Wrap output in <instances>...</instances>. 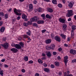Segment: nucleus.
I'll list each match as a JSON object with an SVG mask.
<instances>
[{
    "instance_id": "nucleus-49",
    "label": "nucleus",
    "mask_w": 76,
    "mask_h": 76,
    "mask_svg": "<svg viewBox=\"0 0 76 76\" xmlns=\"http://www.w3.org/2000/svg\"><path fill=\"white\" fill-rule=\"evenodd\" d=\"M43 66H44L45 67H47V64L44 63L43 64Z\"/></svg>"
},
{
    "instance_id": "nucleus-52",
    "label": "nucleus",
    "mask_w": 76,
    "mask_h": 76,
    "mask_svg": "<svg viewBox=\"0 0 76 76\" xmlns=\"http://www.w3.org/2000/svg\"><path fill=\"white\" fill-rule=\"evenodd\" d=\"M20 19V16H18L17 18V20H19Z\"/></svg>"
},
{
    "instance_id": "nucleus-62",
    "label": "nucleus",
    "mask_w": 76,
    "mask_h": 76,
    "mask_svg": "<svg viewBox=\"0 0 76 76\" xmlns=\"http://www.w3.org/2000/svg\"><path fill=\"white\" fill-rule=\"evenodd\" d=\"M51 37L52 38H53L54 37V35H53V34H51Z\"/></svg>"
},
{
    "instance_id": "nucleus-50",
    "label": "nucleus",
    "mask_w": 76,
    "mask_h": 76,
    "mask_svg": "<svg viewBox=\"0 0 76 76\" xmlns=\"http://www.w3.org/2000/svg\"><path fill=\"white\" fill-rule=\"evenodd\" d=\"M28 63L30 64H31V63H33V61L31 60L28 62Z\"/></svg>"
},
{
    "instance_id": "nucleus-64",
    "label": "nucleus",
    "mask_w": 76,
    "mask_h": 76,
    "mask_svg": "<svg viewBox=\"0 0 76 76\" xmlns=\"http://www.w3.org/2000/svg\"><path fill=\"white\" fill-rule=\"evenodd\" d=\"M64 76H67V75H66V72H64Z\"/></svg>"
},
{
    "instance_id": "nucleus-63",
    "label": "nucleus",
    "mask_w": 76,
    "mask_h": 76,
    "mask_svg": "<svg viewBox=\"0 0 76 76\" xmlns=\"http://www.w3.org/2000/svg\"><path fill=\"white\" fill-rule=\"evenodd\" d=\"M58 75L59 76H61L62 75V73L61 72H59L58 73Z\"/></svg>"
},
{
    "instance_id": "nucleus-47",
    "label": "nucleus",
    "mask_w": 76,
    "mask_h": 76,
    "mask_svg": "<svg viewBox=\"0 0 76 76\" xmlns=\"http://www.w3.org/2000/svg\"><path fill=\"white\" fill-rule=\"evenodd\" d=\"M50 67L51 68H54V65L53 64H51L50 65Z\"/></svg>"
},
{
    "instance_id": "nucleus-14",
    "label": "nucleus",
    "mask_w": 76,
    "mask_h": 76,
    "mask_svg": "<svg viewBox=\"0 0 76 76\" xmlns=\"http://www.w3.org/2000/svg\"><path fill=\"white\" fill-rule=\"evenodd\" d=\"M44 23V21L42 20L38 21L37 22V23L38 24H40V23L42 24V23Z\"/></svg>"
},
{
    "instance_id": "nucleus-60",
    "label": "nucleus",
    "mask_w": 76,
    "mask_h": 76,
    "mask_svg": "<svg viewBox=\"0 0 76 76\" xmlns=\"http://www.w3.org/2000/svg\"><path fill=\"white\" fill-rule=\"evenodd\" d=\"M58 60H61V58L60 56H58Z\"/></svg>"
},
{
    "instance_id": "nucleus-13",
    "label": "nucleus",
    "mask_w": 76,
    "mask_h": 76,
    "mask_svg": "<svg viewBox=\"0 0 76 76\" xmlns=\"http://www.w3.org/2000/svg\"><path fill=\"white\" fill-rule=\"evenodd\" d=\"M5 30V27H2L0 29V31L1 32H4Z\"/></svg>"
},
{
    "instance_id": "nucleus-43",
    "label": "nucleus",
    "mask_w": 76,
    "mask_h": 76,
    "mask_svg": "<svg viewBox=\"0 0 76 76\" xmlns=\"http://www.w3.org/2000/svg\"><path fill=\"white\" fill-rule=\"evenodd\" d=\"M35 76H39V74L38 73H36L35 74Z\"/></svg>"
},
{
    "instance_id": "nucleus-30",
    "label": "nucleus",
    "mask_w": 76,
    "mask_h": 76,
    "mask_svg": "<svg viewBox=\"0 0 76 76\" xmlns=\"http://www.w3.org/2000/svg\"><path fill=\"white\" fill-rule=\"evenodd\" d=\"M24 60L25 61H28V57L27 56H25L24 57Z\"/></svg>"
},
{
    "instance_id": "nucleus-11",
    "label": "nucleus",
    "mask_w": 76,
    "mask_h": 76,
    "mask_svg": "<svg viewBox=\"0 0 76 76\" xmlns=\"http://www.w3.org/2000/svg\"><path fill=\"white\" fill-rule=\"evenodd\" d=\"M66 28H67V25L66 24H64L63 25V31H66Z\"/></svg>"
},
{
    "instance_id": "nucleus-38",
    "label": "nucleus",
    "mask_w": 76,
    "mask_h": 76,
    "mask_svg": "<svg viewBox=\"0 0 76 76\" xmlns=\"http://www.w3.org/2000/svg\"><path fill=\"white\" fill-rule=\"evenodd\" d=\"M23 37L24 38H28V36L25 34L23 35Z\"/></svg>"
},
{
    "instance_id": "nucleus-2",
    "label": "nucleus",
    "mask_w": 76,
    "mask_h": 76,
    "mask_svg": "<svg viewBox=\"0 0 76 76\" xmlns=\"http://www.w3.org/2000/svg\"><path fill=\"white\" fill-rule=\"evenodd\" d=\"M39 18L37 16H35L33 18L31 19V20L32 22H37Z\"/></svg>"
},
{
    "instance_id": "nucleus-20",
    "label": "nucleus",
    "mask_w": 76,
    "mask_h": 76,
    "mask_svg": "<svg viewBox=\"0 0 76 76\" xmlns=\"http://www.w3.org/2000/svg\"><path fill=\"white\" fill-rule=\"evenodd\" d=\"M61 36L64 39H66V35H64V34H62L61 35Z\"/></svg>"
},
{
    "instance_id": "nucleus-40",
    "label": "nucleus",
    "mask_w": 76,
    "mask_h": 76,
    "mask_svg": "<svg viewBox=\"0 0 76 76\" xmlns=\"http://www.w3.org/2000/svg\"><path fill=\"white\" fill-rule=\"evenodd\" d=\"M41 8H39L37 10V11L39 12H41Z\"/></svg>"
},
{
    "instance_id": "nucleus-57",
    "label": "nucleus",
    "mask_w": 76,
    "mask_h": 76,
    "mask_svg": "<svg viewBox=\"0 0 76 76\" xmlns=\"http://www.w3.org/2000/svg\"><path fill=\"white\" fill-rule=\"evenodd\" d=\"M76 59H74L72 61V63H75V62H76Z\"/></svg>"
},
{
    "instance_id": "nucleus-54",
    "label": "nucleus",
    "mask_w": 76,
    "mask_h": 76,
    "mask_svg": "<svg viewBox=\"0 0 76 76\" xmlns=\"http://www.w3.org/2000/svg\"><path fill=\"white\" fill-rule=\"evenodd\" d=\"M42 56H44V57H45V56H46V55L44 53H42Z\"/></svg>"
},
{
    "instance_id": "nucleus-26",
    "label": "nucleus",
    "mask_w": 76,
    "mask_h": 76,
    "mask_svg": "<svg viewBox=\"0 0 76 76\" xmlns=\"http://www.w3.org/2000/svg\"><path fill=\"white\" fill-rule=\"evenodd\" d=\"M46 18H48L49 19H51V17L48 14H47L46 15Z\"/></svg>"
},
{
    "instance_id": "nucleus-5",
    "label": "nucleus",
    "mask_w": 76,
    "mask_h": 76,
    "mask_svg": "<svg viewBox=\"0 0 76 76\" xmlns=\"http://www.w3.org/2000/svg\"><path fill=\"white\" fill-rule=\"evenodd\" d=\"M64 58L65 59L64 60L65 64L66 66H67V63L68 62V60H67L68 59V56H65L64 57Z\"/></svg>"
},
{
    "instance_id": "nucleus-18",
    "label": "nucleus",
    "mask_w": 76,
    "mask_h": 76,
    "mask_svg": "<svg viewBox=\"0 0 76 76\" xmlns=\"http://www.w3.org/2000/svg\"><path fill=\"white\" fill-rule=\"evenodd\" d=\"M44 70L45 72H48L50 71V69L47 68H45L44 69Z\"/></svg>"
},
{
    "instance_id": "nucleus-35",
    "label": "nucleus",
    "mask_w": 76,
    "mask_h": 76,
    "mask_svg": "<svg viewBox=\"0 0 76 76\" xmlns=\"http://www.w3.org/2000/svg\"><path fill=\"white\" fill-rule=\"evenodd\" d=\"M58 6L59 7H60V8H61L63 7V6H62V4H58Z\"/></svg>"
},
{
    "instance_id": "nucleus-21",
    "label": "nucleus",
    "mask_w": 76,
    "mask_h": 76,
    "mask_svg": "<svg viewBox=\"0 0 76 76\" xmlns=\"http://www.w3.org/2000/svg\"><path fill=\"white\" fill-rule=\"evenodd\" d=\"M55 64L56 66H59L60 65V64H59V62H55Z\"/></svg>"
},
{
    "instance_id": "nucleus-41",
    "label": "nucleus",
    "mask_w": 76,
    "mask_h": 76,
    "mask_svg": "<svg viewBox=\"0 0 76 76\" xmlns=\"http://www.w3.org/2000/svg\"><path fill=\"white\" fill-rule=\"evenodd\" d=\"M33 26H37V23H33Z\"/></svg>"
},
{
    "instance_id": "nucleus-37",
    "label": "nucleus",
    "mask_w": 76,
    "mask_h": 76,
    "mask_svg": "<svg viewBox=\"0 0 76 76\" xmlns=\"http://www.w3.org/2000/svg\"><path fill=\"white\" fill-rule=\"evenodd\" d=\"M8 14H6L4 15L5 19H7L8 18Z\"/></svg>"
},
{
    "instance_id": "nucleus-42",
    "label": "nucleus",
    "mask_w": 76,
    "mask_h": 76,
    "mask_svg": "<svg viewBox=\"0 0 76 76\" xmlns=\"http://www.w3.org/2000/svg\"><path fill=\"white\" fill-rule=\"evenodd\" d=\"M3 21H0V26H2L3 25Z\"/></svg>"
},
{
    "instance_id": "nucleus-25",
    "label": "nucleus",
    "mask_w": 76,
    "mask_h": 76,
    "mask_svg": "<svg viewBox=\"0 0 76 76\" xmlns=\"http://www.w3.org/2000/svg\"><path fill=\"white\" fill-rule=\"evenodd\" d=\"M51 50H53L55 48V45H51L50 46Z\"/></svg>"
},
{
    "instance_id": "nucleus-28",
    "label": "nucleus",
    "mask_w": 76,
    "mask_h": 76,
    "mask_svg": "<svg viewBox=\"0 0 76 76\" xmlns=\"http://www.w3.org/2000/svg\"><path fill=\"white\" fill-rule=\"evenodd\" d=\"M26 34L27 35L30 36L31 35V31H30V30H28V31L26 32Z\"/></svg>"
},
{
    "instance_id": "nucleus-12",
    "label": "nucleus",
    "mask_w": 76,
    "mask_h": 76,
    "mask_svg": "<svg viewBox=\"0 0 76 76\" xmlns=\"http://www.w3.org/2000/svg\"><path fill=\"white\" fill-rule=\"evenodd\" d=\"M22 19H26V18H27V16H26L25 14H22Z\"/></svg>"
},
{
    "instance_id": "nucleus-7",
    "label": "nucleus",
    "mask_w": 76,
    "mask_h": 76,
    "mask_svg": "<svg viewBox=\"0 0 76 76\" xmlns=\"http://www.w3.org/2000/svg\"><path fill=\"white\" fill-rule=\"evenodd\" d=\"M11 51L13 52V53H17V52L18 51V50L16 48H12L11 49Z\"/></svg>"
},
{
    "instance_id": "nucleus-48",
    "label": "nucleus",
    "mask_w": 76,
    "mask_h": 76,
    "mask_svg": "<svg viewBox=\"0 0 76 76\" xmlns=\"http://www.w3.org/2000/svg\"><path fill=\"white\" fill-rule=\"evenodd\" d=\"M58 50L59 51H61L62 50V48H59L58 49Z\"/></svg>"
},
{
    "instance_id": "nucleus-8",
    "label": "nucleus",
    "mask_w": 76,
    "mask_h": 76,
    "mask_svg": "<svg viewBox=\"0 0 76 76\" xmlns=\"http://www.w3.org/2000/svg\"><path fill=\"white\" fill-rule=\"evenodd\" d=\"M15 47L18 50H20V49H21V48H22L20 45H19L17 44L15 45Z\"/></svg>"
},
{
    "instance_id": "nucleus-45",
    "label": "nucleus",
    "mask_w": 76,
    "mask_h": 76,
    "mask_svg": "<svg viewBox=\"0 0 76 76\" xmlns=\"http://www.w3.org/2000/svg\"><path fill=\"white\" fill-rule=\"evenodd\" d=\"M48 50H51V46L48 47L46 48Z\"/></svg>"
},
{
    "instance_id": "nucleus-17",
    "label": "nucleus",
    "mask_w": 76,
    "mask_h": 76,
    "mask_svg": "<svg viewBox=\"0 0 76 76\" xmlns=\"http://www.w3.org/2000/svg\"><path fill=\"white\" fill-rule=\"evenodd\" d=\"M59 21L60 22H61V23H64V21H65V20L64 19L60 18L59 19Z\"/></svg>"
},
{
    "instance_id": "nucleus-51",
    "label": "nucleus",
    "mask_w": 76,
    "mask_h": 76,
    "mask_svg": "<svg viewBox=\"0 0 76 76\" xmlns=\"http://www.w3.org/2000/svg\"><path fill=\"white\" fill-rule=\"evenodd\" d=\"M45 31H46V30H45V29L43 30H42V33H44V32H45Z\"/></svg>"
},
{
    "instance_id": "nucleus-34",
    "label": "nucleus",
    "mask_w": 76,
    "mask_h": 76,
    "mask_svg": "<svg viewBox=\"0 0 76 76\" xmlns=\"http://www.w3.org/2000/svg\"><path fill=\"white\" fill-rule=\"evenodd\" d=\"M3 71L2 70H1L0 71V74L1 76H3Z\"/></svg>"
},
{
    "instance_id": "nucleus-24",
    "label": "nucleus",
    "mask_w": 76,
    "mask_h": 76,
    "mask_svg": "<svg viewBox=\"0 0 76 76\" xmlns=\"http://www.w3.org/2000/svg\"><path fill=\"white\" fill-rule=\"evenodd\" d=\"M19 44L21 45L22 47H24V44H23V43L22 42H20Z\"/></svg>"
},
{
    "instance_id": "nucleus-10",
    "label": "nucleus",
    "mask_w": 76,
    "mask_h": 76,
    "mask_svg": "<svg viewBox=\"0 0 76 76\" xmlns=\"http://www.w3.org/2000/svg\"><path fill=\"white\" fill-rule=\"evenodd\" d=\"M55 40L56 41H58V42H60V38L58 36H56L55 37Z\"/></svg>"
},
{
    "instance_id": "nucleus-56",
    "label": "nucleus",
    "mask_w": 76,
    "mask_h": 76,
    "mask_svg": "<svg viewBox=\"0 0 76 76\" xmlns=\"http://www.w3.org/2000/svg\"><path fill=\"white\" fill-rule=\"evenodd\" d=\"M41 17H42V18H43V17H45V14H43L42 15H41Z\"/></svg>"
},
{
    "instance_id": "nucleus-61",
    "label": "nucleus",
    "mask_w": 76,
    "mask_h": 76,
    "mask_svg": "<svg viewBox=\"0 0 76 76\" xmlns=\"http://www.w3.org/2000/svg\"><path fill=\"white\" fill-rule=\"evenodd\" d=\"M4 67L7 68V67H8V66L7 65L5 64L4 65Z\"/></svg>"
},
{
    "instance_id": "nucleus-23",
    "label": "nucleus",
    "mask_w": 76,
    "mask_h": 76,
    "mask_svg": "<svg viewBox=\"0 0 76 76\" xmlns=\"http://www.w3.org/2000/svg\"><path fill=\"white\" fill-rule=\"evenodd\" d=\"M71 37H73L74 35V30H71Z\"/></svg>"
},
{
    "instance_id": "nucleus-59",
    "label": "nucleus",
    "mask_w": 76,
    "mask_h": 76,
    "mask_svg": "<svg viewBox=\"0 0 76 76\" xmlns=\"http://www.w3.org/2000/svg\"><path fill=\"white\" fill-rule=\"evenodd\" d=\"M67 75H69V74L70 73V72L69 71H68L66 72Z\"/></svg>"
},
{
    "instance_id": "nucleus-9",
    "label": "nucleus",
    "mask_w": 76,
    "mask_h": 76,
    "mask_svg": "<svg viewBox=\"0 0 76 76\" xmlns=\"http://www.w3.org/2000/svg\"><path fill=\"white\" fill-rule=\"evenodd\" d=\"M45 42L46 44H50L51 42V40L50 39H48L45 41Z\"/></svg>"
},
{
    "instance_id": "nucleus-31",
    "label": "nucleus",
    "mask_w": 76,
    "mask_h": 76,
    "mask_svg": "<svg viewBox=\"0 0 76 76\" xmlns=\"http://www.w3.org/2000/svg\"><path fill=\"white\" fill-rule=\"evenodd\" d=\"M72 30H75L76 29V26H72Z\"/></svg>"
},
{
    "instance_id": "nucleus-46",
    "label": "nucleus",
    "mask_w": 76,
    "mask_h": 76,
    "mask_svg": "<svg viewBox=\"0 0 76 76\" xmlns=\"http://www.w3.org/2000/svg\"><path fill=\"white\" fill-rule=\"evenodd\" d=\"M53 54L54 56H55L57 54V52H53Z\"/></svg>"
},
{
    "instance_id": "nucleus-15",
    "label": "nucleus",
    "mask_w": 76,
    "mask_h": 76,
    "mask_svg": "<svg viewBox=\"0 0 76 76\" xmlns=\"http://www.w3.org/2000/svg\"><path fill=\"white\" fill-rule=\"evenodd\" d=\"M18 12L19 13L20 12H21L22 11L19 10H17L16 8L14 9V12Z\"/></svg>"
},
{
    "instance_id": "nucleus-27",
    "label": "nucleus",
    "mask_w": 76,
    "mask_h": 76,
    "mask_svg": "<svg viewBox=\"0 0 76 76\" xmlns=\"http://www.w3.org/2000/svg\"><path fill=\"white\" fill-rule=\"evenodd\" d=\"M53 11V9L51 8H49L48 9V11L50 13H52Z\"/></svg>"
},
{
    "instance_id": "nucleus-1",
    "label": "nucleus",
    "mask_w": 76,
    "mask_h": 76,
    "mask_svg": "<svg viewBox=\"0 0 76 76\" xmlns=\"http://www.w3.org/2000/svg\"><path fill=\"white\" fill-rule=\"evenodd\" d=\"M68 12L66 14V16L67 17H70V16H72V15H73V14H72L73 11L72 10H68Z\"/></svg>"
},
{
    "instance_id": "nucleus-39",
    "label": "nucleus",
    "mask_w": 76,
    "mask_h": 76,
    "mask_svg": "<svg viewBox=\"0 0 76 76\" xmlns=\"http://www.w3.org/2000/svg\"><path fill=\"white\" fill-rule=\"evenodd\" d=\"M23 25H24V26H28V23H24L23 24Z\"/></svg>"
},
{
    "instance_id": "nucleus-29",
    "label": "nucleus",
    "mask_w": 76,
    "mask_h": 76,
    "mask_svg": "<svg viewBox=\"0 0 76 76\" xmlns=\"http://www.w3.org/2000/svg\"><path fill=\"white\" fill-rule=\"evenodd\" d=\"M15 13H16V15L17 16H20L21 15V14H22L21 13H18V12H14Z\"/></svg>"
},
{
    "instance_id": "nucleus-44",
    "label": "nucleus",
    "mask_w": 76,
    "mask_h": 76,
    "mask_svg": "<svg viewBox=\"0 0 76 76\" xmlns=\"http://www.w3.org/2000/svg\"><path fill=\"white\" fill-rule=\"evenodd\" d=\"M21 72L23 73H25V70L24 69H23L21 70Z\"/></svg>"
},
{
    "instance_id": "nucleus-33",
    "label": "nucleus",
    "mask_w": 76,
    "mask_h": 76,
    "mask_svg": "<svg viewBox=\"0 0 76 76\" xmlns=\"http://www.w3.org/2000/svg\"><path fill=\"white\" fill-rule=\"evenodd\" d=\"M38 62L40 63V64H42V61L40 59H39L38 60Z\"/></svg>"
},
{
    "instance_id": "nucleus-3",
    "label": "nucleus",
    "mask_w": 76,
    "mask_h": 76,
    "mask_svg": "<svg viewBox=\"0 0 76 76\" xmlns=\"http://www.w3.org/2000/svg\"><path fill=\"white\" fill-rule=\"evenodd\" d=\"M1 45L3 46L4 49H7V48H8V47H9V44L7 43H4L3 45L1 44Z\"/></svg>"
},
{
    "instance_id": "nucleus-55",
    "label": "nucleus",
    "mask_w": 76,
    "mask_h": 76,
    "mask_svg": "<svg viewBox=\"0 0 76 76\" xmlns=\"http://www.w3.org/2000/svg\"><path fill=\"white\" fill-rule=\"evenodd\" d=\"M11 45L12 47L14 46V47H15V44L14 43H12V44H11Z\"/></svg>"
},
{
    "instance_id": "nucleus-19",
    "label": "nucleus",
    "mask_w": 76,
    "mask_h": 76,
    "mask_svg": "<svg viewBox=\"0 0 76 76\" xmlns=\"http://www.w3.org/2000/svg\"><path fill=\"white\" fill-rule=\"evenodd\" d=\"M52 2L54 4H57V1L56 0H53Z\"/></svg>"
},
{
    "instance_id": "nucleus-53",
    "label": "nucleus",
    "mask_w": 76,
    "mask_h": 76,
    "mask_svg": "<svg viewBox=\"0 0 76 76\" xmlns=\"http://www.w3.org/2000/svg\"><path fill=\"white\" fill-rule=\"evenodd\" d=\"M67 40L68 41H70V37H68Z\"/></svg>"
},
{
    "instance_id": "nucleus-32",
    "label": "nucleus",
    "mask_w": 76,
    "mask_h": 76,
    "mask_svg": "<svg viewBox=\"0 0 76 76\" xmlns=\"http://www.w3.org/2000/svg\"><path fill=\"white\" fill-rule=\"evenodd\" d=\"M33 7V6L32 5V4H31L29 5V8L30 9H32Z\"/></svg>"
},
{
    "instance_id": "nucleus-58",
    "label": "nucleus",
    "mask_w": 76,
    "mask_h": 76,
    "mask_svg": "<svg viewBox=\"0 0 76 76\" xmlns=\"http://www.w3.org/2000/svg\"><path fill=\"white\" fill-rule=\"evenodd\" d=\"M5 61V59H2L1 60V61H2V62H4Z\"/></svg>"
},
{
    "instance_id": "nucleus-6",
    "label": "nucleus",
    "mask_w": 76,
    "mask_h": 76,
    "mask_svg": "<svg viewBox=\"0 0 76 76\" xmlns=\"http://www.w3.org/2000/svg\"><path fill=\"white\" fill-rule=\"evenodd\" d=\"M70 53H71V54H72L73 55L75 54H76V51L75 50H73V49H71L70 51Z\"/></svg>"
},
{
    "instance_id": "nucleus-36",
    "label": "nucleus",
    "mask_w": 76,
    "mask_h": 76,
    "mask_svg": "<svg viewBox=\"0 0 76 76\" xmlns=\"http://www.w3.org/2000/svg\"><path fill=\"white\" fill-rule=\"evenodd\" d=\"M4 13H3V12H1L0 13V15L1 16H4Z\"/></svg>"
},
{
    "instance_id": "nucleus-4",
    "label": "nucleus",
    "mask_w": 76,
    "mask_h": 76,
    "mask_svg": "<svg viewBox=\"0 0 76 76\" xmlns=\"http://www.w3.org/2000/svg\"><path fill=\"white\" fill-rule=\"evenodd\" d=\"M75 4L74 2H71L68 4V6L69 8H72L73 6V5Z\"/></svg>"
},
{
    "instance_id": "nucleus-22",
    "label": "nucleus",
    "mask_w": 76,
    "mask_h": 76,
    "mask_svg": "<svg viewBox=\"0 0 76 76\" xmlns=\"http://www.w3.org/2000/svg\"><path fill=\"white\" fill-rule=\"evenodd\" d=\"M27 23L28 25H32V21H28Z\"/></svg>"
},
{
    "instance_id": "nucleus-16",
    "label": "nucleus",
    "mask_w": 76,
    "mask_h": 76,
    "mask_svg": "<svg viewBox=\"0 0 76 76\" xmlns=\"http://www.w3.org/2000/svg\"><path fill=\"white\" fill-rule=\"evenodd\" d=\"M46 55L48 57H51V54L50 51L48 52L46 54Z\"/></svg>"
}]
</instances>
